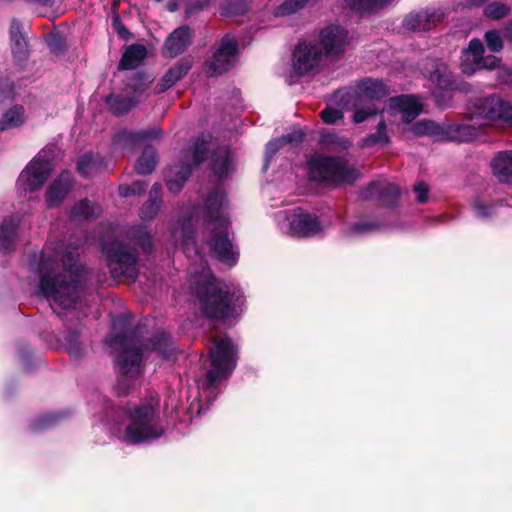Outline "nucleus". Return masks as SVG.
Returning a JSON list of instances; mask_svg holds the SVG:
<instances>
[{
	"mask_svg": "<svg viewBox=\"0 0 512 512\" xmlns=\"http://www.w3.org/2000/svg\"><path fill=\"white\" fill-rule=\"evenodd\" d=\"M320 117L325 124L333 125L343 118V112L337 108L327 106L320 112Z\"/></svg>",
	"mask_w": 512,
	"mask_h": 512,
	"instance_id": "5fc2aeb1",
	"label": "nucleus"
},
{
	"mask_svg": "<svg viewBox=\"0 0 512 512\" xmlns=\"http://www.w3.org/2000/svg\"><path fill=\"white\" fill-rule=\"evenodd\" d=\"M192 292L206 319L226 322L236 319L242 313L240 296L213 274L198 280Z\"/></svg>",
	"mask_w": 512,
	"mask_h": 512,
	"instance_id": "f03ea898",
	"label": "nucleus"
},
{
	"mask_svg": "<svg viewBox=\"0 0 512 512\" xmlns=\"http://www.w3.org/2000/svg\"><path fill=\"white\" fill-rule=\"evenodd\" d=\"M193 166L181 162L170 168L169 175L165 179L167 189L173 193H179L192 173Z\"/></svg>",
	"mask_w": 512,
	"mask_h": 512,
	"instance_id": "cd10ccee",
	"label": "nucleus"
},
{
	"mask_svg": "<svg viewBox=\"0 0 512 512\" xmlns=\"http://www.w3.org/2000/svg\"><path fill=\"white\" fill-rule=\"evenodd\" d=\"M392 0H344V3L353 11L374 12L391 3Z\"/></svg>",
	"mask_w": 512,
	"mask_h": 512,
	"instance_id": "79ce46f5",
	"label": "nucleus"
},
{
	"mask_svg": "<svg viewBox=\"0 0 512 512\" xmlns=\"http://www.w3.org/2000/svg\"><path fill=\"white\" fill-rule=\"evenodd\" d=\"M388 143H390V138L387 135V133H381L378 131L366 136L362 141V145L364 147H372L377 144L384 146L387 145Z\"/></svg>",
	"mask_w": 512,
	"mask_h": 512,
	"instance_id": "6e6d98bb",
	"label": "nucleus"
},
{
	"mask_svg": "<svg viewBox=\"0 0 512 512\" xmlns=\"http://www.w3.org/2000/svg\"><path fill=\"white\" fill-rule=\"evenodd\" d=\"M228 228L217 225L211 232L207 244L211 253L222 263L234 266L237 263L238 253L233 250L232 241L229 239Z\"/></svg>",
	"mask_w": 512,
	"mask_h": 512,
	"instance_id": "4468645a",
	"label": "nucleus"
},
{
	"mask_svg": "<svg viewBox=\"0 0 512 512\" xmlns=\"http://www.w3.org/2000/svg\"><path fill=\"white\" fill-rule=\"evenodd\" d=\"M305 133L301 129L293 130L290 133L281 136L285 145H298L304 141Z\"/></svg>",
	"mask_w": 512,
	"mask_h": 512,
	"instance_id": "0e129e2a",
	"label": "nucleus"
},
{
	"mask_svg": "<svg viewBox=\"0 0 512 512\" xmlns=\"http://www.w3.org/2000/svg\"><path fill=\"white\" fill-rule=\"evenodd\" d=\"M484 41L487 48L493 53L502 51L504 47L503 37L501 36V33L495 29L485 32Z\"/></svg>",
	"mask_w": 512,
	"mask_h": 512,
	"instance_id": "8fccbe9b",
	"label": "nucleus"
},
{
	"mask_svg": "<svg viewBox=\"0 0 512 512\" xmlns=\"http://www.w3.org/2000/svg\"><path fill=\"white\" fill-rule=\"evenodd\" d=\"M109 111L116 117L128 114L137 106L139 100L135 95H123L111 93L104 99Z\"/></svg>",
	"mask_w": 512,
	"mask_h": 512,
	"instance_id": "bb28decb",
	"label": "nucleus"
},
{
	"mask_svg": "<svg viewBox=\"0 0 512 512\" xmlns=\"http://www.w3.org/2000/svg\"><path fill=\"white\" fill-rule=\"evenodd\" d=\"M441 9L427 8L413 11L403 19V27L413 32H424L435 28L444 19Z\"/></svg>",
	"mask_w": 512,
	"mask_h": 512,
	"instance_id": "a211bd4d",
	"label": "nucleus"
},
{
	"mask_svg": "<svg viewBox=\"0 0 512 512\" xmlns=\"http://www.w3.org/2000/svg\"><path fill=\"white\" fill-rule=\"evenodd\" d=\"M109 344L120 349L116 360L122 374L131 375L138 370L142 362L143 351L138 346L135 331H121L111 338Z\"/></svg>",
	"mask_w": 512,
	"mask_h": 512,
	"instance_id": "9d476101",
	"label": "nucleus"
},
{
	"mask_svg": "<svg viewBox=\"0 0 512 512\" xmlns=\"http://www.w3.org/2000/svg\"><path fill=\"white\" fill-rule=\"evenodd\" d=\"M162 186L160 183H154L149 191V198L162 201L161 197Z\"/></svg>",
	"mask_w": 512,
	"mask_h": 512,
	"instance_id": "338daca9",
	"label": "nucleus"
},
{
	"mask_svg": "<svg viewBox=\"0 0 512 512\" xmlns=\"http://www.w3.org/2000/svg\"><path fill=\"white\" fill-rule=\"evenodd\" d=\"M161 136L162 130L159 127L139 131L122 129L114 134L112 145L115 149L131 152L146 140L158 139Z\"/></svg>",
	"mask_w": 512,
	"mask_h": 512,
	"instance_id": "2eb2a0df",
	"label": "nucleus"
},
{
	"mask_svg": "<svg viewBox=\"0 0 512 512\" xmlns=\"http://www.w3.org/2000/svg\"><path fill=\"white\" fill-rule=\"evenodd\" d=\"M129 424L125 429V437L132 444L159 439L164 435V428L157 423L155 407L144 402L130 409Z\"/></svg>",
	"mask_w": 512,
	"mask_h": 512,
	"instance_id": "39448f33",
	"label": "nucleus"
},
{
	"mask_svg": "<svg viewBox=\"0 0 512 512\" xmlns=\"http://www.w3.org/2000/svg\"><path fill=\"white\" fill-rule=\"evenodd\" d=\"M49 45L52 49L61 51L65 47V40L62 36H56L50 41Z\"/></svg>",
	"mask_w": 512,
	"mask_h": 512,
	"instance_id": "774afa93",
	"label": "nucleus"
},
{
	"mask_svg": "<svg viewBox=\"0 0 512 512\" xmlns=\"http://www.w3.org/2000/svg\"><path fill=\"white\" fill-rule=\"evenodd\" d=\"M96 167V158L93 153L88 152L79 157L76 165L77 172L83 177H90Z\"/></svg>",
	"mask_w": 512,
	"mask_h": 512,
	"instance_id": "09e8293b",
	"label": "nucleus"
},
{
	"mask_svg": "<svg viewBox=\"0 0 512 512\" xmlns=\"http://www.w3.org/2000/svg\"><path fill=\"white\" fill-rule=\"evenodd\" d=\"M358 95L369 100H380L388 96L389 91L382 80L365 78L357 86Z\"/></svg>",
	"mask_w": 512,
	"mask_h": 512,
	"instance_id": "7c9ffc66",
	"label": "nucleus"
},
{
	"mask_svg": "<svg viewBox=\"0 0 512 512\" xmlns=\"http://www.w3.org/2000/svg\"><path fill=\"white\" fill-rule=\"evenodd\" d=\"M146 348L156 353L163 360H171L176 357L177 348L173 338L168 332H159L153 335L147 342Z\"/></svg>",
	"mask_w": 512,
	"mask_h": 512,
	"instance_id": "b1692460",
	"label": "nucleus"
},
{
	"mask_svg": "<svg viewBox=\"0 0 512 512\" xmlns=\"http://www.w3.org/2000/svg\"><path fill=\"white\" fill-rule=\"evenodd\" d=\"M321 143L331 147L332 151L340 152L348 150L352 143L345 137H341L335 133H328L322 136Z\"/></svg>",
	"mask_w": 512,
	"mask_h": 512,
	"instance_id": "a18cd8bd",
	"label": "nucleus"
},
{
	"mask_svg": "<svg viewBox=\"0 0 512 512\" xmlns=\"http://www.w3.org/2000/svg\"><path fill=\"white\" fill-rule=\"evenodd\" d=\"M182 234L184 237V239H182V245H183L184 249L185 250L193 249L196 251V240L193 237L194 231L191 227V223L189 220L183 224Z\"/></svg>",
	"mask_w": 512,
	"mask_h": 512,
	"instance_id": "4d7b16f0",
	"label": "nucleus"
},
{
	"mask_svg": "<svg viewBox=\"0 0 512 512\" xmlns=\"http://www.w3.org/2000/svg\"><path fill=\"white\" fill-rule=\"evenodd\" d=\"M413 132L418 136H430L435 141L469 143L479 136V128L468 123L420 120L413 125Z\"/></svg>",
	"mask_w": 512,
	"mask_h": 512,
	"instance_id": "423d86ee",
	"label": "nucleus"
},
{
	"mask_svg": "<svg viewBox=\"0 0 512 512\" xmlns=\"http://www.w3.org/2000/svg\"><path fill=\"white\" fill-rule=\"evenodd\" d=\"M151 76L144 71H137L128 82V87L133 90L134 94L142 93L152 83Z\"/></svg>",
	"mask_w": 512,
	"mask_h": 512,
	"instance_id": "de8ad7c7",
	"label": "nucleus"
},
{
	"mask_svg": "<svg viewBox=\"0 0 512 512\" xmlns=\"http://www.w3.org/2000/svg\"><path fill=\"white\" fill-rule=\"evenodd\" d=\"M510 12V7L500 1L491 2L484 8V15L491 20L503 19L508 16Z\"/></svg>",
	"mask_w": 512,
	"mask_h": 512,
	"instance_id": "49530a36",
	"label": "nucleus"
},
{
	"mask_svg": "<svg viewBox=\"0 0 512 512\" xmlns=\"http://www.w3.org/2000/svg\"><path fill=\"white\" fill-rule=\"evenodd\" d=\"M414 192L419 203H425L428 199L429 187L425 182H420L414 186Z\"/></svg>",
	"mask_w": 512,
	"mask_h": 512,
	"instance_id": "69168bd1",
	"label": "nucleus"
},
{
	"mask_svg": "<svg viewBox=\"0 0 512 512\" xmlns=\"http://www.w3.org/2000/svg\"><path fill=\"white\" fill-rule=\"evenodd\" d=\"M147 57V49L142 44H132L127 47L118 63V70H134Z\"/></svg>",
	"mask_w": 512,
	"mask_h": 512,
	"instance_id": "c756f323",
	"label": "nucleus"
},
{
	"mask_svg": "<svg viewBox=\"0 0 512 512\" xmlns=\"http://www.w3.org/2000/svg\"><path fill=\"white\" fill-rule=\"evenodd\" d=\"M65 347L72 359L80 360L84 357L86 349L81 340V331L79 329H67Z\"/></svg>",
	"mask_w": 512,
	"mask_h": 512,
	"instance_id": "4c0bfd02",
	"label": "nucleus"
},
{
	"mask_svg": "<svg viewBox=\"0 0 512 512\" xmlns=\"http://www.w3.org/2000/svg\"><path fill=\"white\" fill-rule=\"evenodd\" d=\"M147 189V183L142 180H136L131 183V185H127L125 187H120V194L123 197L129 196H140L145 193Z\"/></svg>",
	"mask_w": 512,
	"mask_h": 512,
	"instance_id": "864d4df0",
	"label": "nucleus"
},
{
	"mask_svg": "<svg viewBox=\"0 0 512 512\" xmlns=\"http://www.w3.org/2000/svg\"><path fill=\"white\" fill-rule=\"evenodd\" d=\"M193 66V60L190 56L182 57L173 65L160 79L154 88L155 94H162L180 81Z\"/></svg>",
	"mask_w": 512,
	"mask_h": 512,
	"instance_id": "4be33fe9",
	"label": "nucleus"
},
{
	"mask_svg": "<svg viewBox=\"0 0 512 512\" xmlns=\"http://www.w3.org/2000/svg\"><path fill=\"white\" fill-rule=\"evenodd\" d=\"M73 187V176L70 171L64 170L49 185L45 201L49 208L55 207L63 202Z\"/></svg>",
	"mask_w": 512,
	"mask_h": 512,
	"instance_id": "412c9836",
	"label": "nucleus"
},
{
	"mask_svg": "<svg viewBox=\"0 0 512 512\" xmlns=\"http://www.w3.org/2000/svg\"><path fill=\"white\" fill-rule=\"evenodd\" d=\"M285 146L281 137L270 140L265 146V162L268 166L276 153Z\"/></svg>",
	"mask_w": 512,
	"mask_h": 512,
	"instance_id": "bf43d9fd",
	"label": "nucleus"
},
{
	"mask_svg": "<svg viewBox=\"0 0 512 512\" xmlns=\"http://www.w3.org/2000/svg\"><path fill=\"white\" fill-rule=\"evenodd\" d=\"M470 112L483 120L503 128H512V102L500 94L476 97L469 102Z\"/></svg>",
	"mask_w": 512,
	"mask_h": 512,
	"instance_id": "6e6552de",
	"label": "nucleus"
},
{
	"mask_svg": "<svg viewBox=\"0 0 512 512\" xmlns=\"http://www.w3.org/2000/svg\"><path fill=\"white\" fill-rule=\"evenodd\" d=\"M322 229L321 222L317 216L309 213L299 214L291 222V230L300 237H311Z\"/></svg>",
	"mask_w": 512,
	"mask_h": 512,
	"instance_id": "a878e982",
	"label": "nucleus"
},
{
	"mask_svg": "<svg viewBox=\"0 0 512 512\" xmlns=\"http://www.w3.org/2000/svg\"><path fill=\"white\" fill-rule=\"evenodd\" d=\"M319 42L326 55H340L348 44V31L339 25H328L320 31Z\"/></svg>",
	"mask_w": 512,
	"mask_h": 512,
	"instance_id": "6ab92c4d",
	"label": "nucleus"
},
{
	"mask_svg": "<svg viewBox=\"0 0 512 512\" xmlns=\"http://www.w3.org/2000/svg\"><path fill=\"white\" fill-rule=\"evenodd\" d=\"M56 149V145H48L21 172L18 182L25 192H35L47 182L53 170Z\"/></svg>",
	"mask_w": 512,
	"mask_h": 512,
	"instance_id": "1a4fd4ad",
	"label": "nucleus"
},
{
	"mask_svg": "<svg viewBox=\"0 0 512 512\" xmlns=\"http://www.w3.org/2000/svg\"><path fill=\"white\" fill-rule=\"evenodd\" d=\"M432 67L430 80L435 83V87H457V85L462 84L457 81L455 75L444 62L434 61Z\"/></svg>",
	"mask_w": 512,
	"mask_h": 512,
	"instance_id": "2f4dec72",
	"label": "nucleus"
},
{
	"mask_svg": "<svg viewBox=\"0 0 512 512\" xmlns=\"http://www.w3.org/2000/svg\"><path fill=\"white\" fill-rule=\"evenodd\" d=\"M193 30L188 25H182L174 29L164 42L165 55L176 57L184 53L192 44Z\"/></svg>",
	"mask_w": 512,
	"mask_h": 512,
	"instance_id": "aec40b11",
	"label": "nucleus"
},
{
	"mask_svg": "<svg viewBox=\"0 0 512 512\" xmlns=\"http://www.w3.org/2000/svg\"><path fill=\"white\" fill-rule=\"evenodd\" d=\"M158 162V155L156 149L147 144L143 147L142 154L137 159L135 170L140 175H149L151 174Z\"/></svg>",
	"mask_w": 512,
	"mask_h": 512,
	"instance_id": "f704fd0d",
	"label": "nucleus"
},
{
	"mask_svg": "<svg viewBox=\"0 0 512 512\" xmlns=\"http://www.w3.org/2000/svg\"><path fill=\"white\" fill-rule=\"evenodd\" d=\"M128 237L134 241L144 253L150 254L154 250L151 232L143 225L132 227L128 232Z\"/></svg>",
	"mask_w": 512,
	"mask_h": 512,
	"instance_id": "58836bf2",
	"label": "nucleus"
},
{
	"mask_svg": "<svg viewBox=\"0 0 512 512\" xmlns=\"http://www.w3.org/2000/svg\"><path fill=\"white\" fill-rule=\"evenodd\" d=\"M211 169L219 178H225L232 170L231 151L227 146L215 149L211 156Z\"/></svg>",
	"mask_w": 512,
	"mask_h": 512,
	"instance_id": "c85d7f7f",
	"label": "nucleus"
},
{
	"mask_svg": "<svg viewBox=\"0 0 512 512\" xmlns=\"http://www.w3.org/2000/svg\"><path fill=\"white\" fill-rule=\"evenodd\" d=\"M381 227L382 224L377 221H360L352 224L349 231L352 234H365L379 230Z\"/></svg>",
	"mask_w": 512,
	"mask_h": 512,
	"instance_id": "603ef678",
	"label": "nucleus"
},
{
	"mask_svg": "<svg viewBox=\"0 0 512 512\" xmlns=\"http://www.w3.org/2000/svg\"><path fill=\"white\" fill-rule=\"evenodd\" d=\"M378 109L375 107L359 108L356 109L353 115V121L355 123H362L368 118L378 114Z\"/></svg>",
	"mask_w": 512,
	"mask_h": 512,
	"instance_id": "e2e57ef3",
	"label": "nucleus"
},
{
	"mask_svg": "<svg viewBox=\"0 0 512 512\" xmlns=\"http://www.w3.org/2000/svg\"><path fill=\"white\" fill-rule=\"evenodd\" d=\"M396 105L402 113L404 122H411L422 111L421 103L412 95H401L395 98Z\"/></svg>",
	"mask_w": 512,
	"mask_h": 512,
	"instance_id": "72a5a7b5",
	"label": "nucleus"
},
{
	"mask_svg": "<svg viewBox=\"0 0 512 512\" xmlns=\"http://www.w3.org/2000/svg\"><path fill=\"white\" fill-rule=\"evenodd\" d=\"M210 4L209 0H196V1H190L186 3L185 10H184V16L185 18H190L193 15H196L203 11L206 7H208Z\"/></svg>",
	"mask_w": 512,
	"mask_h": 512,
	"instance_id": "052dcab7",
	"label": "nucleus"
},
{
	"mask_svg": "<svg viewBox=\"0 0 512 512\" xmlns=\"http://www.w3.org/2000/svg\"><path fill=\"white\" fill-rule=\"evenodd\" d=\"M18 226L12 220H5L0 226V250L8 251L13 247V242Z\"/></svg>",
	"mask_w": 512,
	"mask_h": 512,
	"instance_id": "37998d69",
	"label": "nucleus"
},
{
	"mask_svg": "<svg viewBox=\"0 0 512 512\" xmlns=\"http://www.w3.org/2000/svg\"><path fill=\"white\" fill-rule=\"evenodd\" d=\"M485 47L478 38L469 41L468 47L462 51L460 69L467 76L474 75L478 70H495L499 67L501 59L489 54L484 55Z\"/></svg>",
	"mask_w": 512,
	"mask_h": 512,
	"instance_id": "9b49d317",
	"label": "nucleus"
},
{
	"mask_svg": "<svg viewBox=\"0 0 512 512\" xmlns=\"http://www.w3.org/2000/svg\"><path fill=\"white\" fill-rule=\"evenodd\" d=\"M212 346L208 353L210 369L205 376V385L211 390L228 379L237 366L238 348L228 336H213Z\"/></svg>",
	"mask_w": 512,
	"mask_h": 512,
	"instance_id": "7ed1b4c3",
	"label": "nucleus"
},
{
	"mask_svg": "<svg viewBox=\"0 0 512 512\" xmlns=\"http://www.w3.org/2000/svg\"><path fill=\"white\" fill-rule=\"evenodd\" d=\"M223 203L224 195L220 191L209 192L205 199V216L208 223L225 228L230 226V219L222 213Z\"/></svg>",
	"mask_w": 512,
	"mask_h": 512,
	"instance_id": "5701e85b",
	"label": "nucleus"
},
{
	"mask_svg": "<svg viewBox=\"0 0 512 512\" xmlns=\"http://www.w3.org/2000/svg\"><path fill=\"white\" fill-rule=\"evenodd\" d=\"M161 204L162 201L148 198L140 208L139 217L145 221L153 220L157 216Z\"/></svg>",
	"mask_w": 512,
	"mask_h": 512,
	"instance_id": "3c124183",
	"label": "nucleus"
},
{
	"mask_svg": "<svg viewBox=\"0 0 512 512\" xmlns=\"http://www.w3.org/2000/svg\"><path fill=\"white\" fill-rule=\"evenodd\" d=\"M239 53V44L236 38L226 34L217 43L212 59L208 66L212 75H222L228 72Z\"/></svg>",
	"mask_w": 512,
	"mask_h": 512,
	"instance_id": "f8f14e48",
	"label": "nucleus"
},
{
	"mask_svg": "<svg viewBox=\"0 0 512 512\" xmlns=\"http://www.w3.org/2000/svg\"><path fill=\"white\" fill-rule=\"evenodd\" d=\"M61 260L65 271L70 274V280L62 273L49 270L47 261L42 258L39 264V289L46 298H52L61 308L69 309L74 307L79 299L83 266L71 250H66Z\"/></svg>",
	"mask_w": 512,
	"mask_h": 512,
	"instance_id": "f257e3e1",
	"label": "nucleus"
},
{
	"mask_svg": "<svg viewBox=\"0 0 512 512\" xmlns=\"http://www.w3.org/2000/svg\"><path fill=\"white\" fill-rule=\"evenodd\" d=\"M493 175L502 184L512 185V151H500L491 161Z\"/></svg>",
	"mask_w": 512,
	"mask_h": 512,
	"instance_id": "393cba45",
	"label": "nucleus"
},
{
	"mask_svg": "<svg viewBox=\"0 0 512 512\" xmlns=\"http://www.w3.org/2000/svg\"><path fill=\"white\" fill-rule=\"evenodd\" d=\"M24 112L22 105H14L6 110L0 119V131L21 127L25 122Z\"/></svg>",
	"mask_w": 512,
	"mask_h": 512,
	"instance_id": "e433bc0d",
	"label": "nucleus"
},
{
	"mask_svg": "<svg viewBox=\"0 0 512 512\" xmlns=\"http://www.w3.org/2000/svg\"><path fill=\"white\" fill-rule=\"evenodd\" d=\"M249 10L248 0H223L219 5V12L224 17L241 16Z\"/></svg>",
	"mask_w": 512,
	"mask_h": 512,
	"instance_id": "ea45409f",
	"label": "nucleus"
},
{
	"mask_svg": "<svg viewBox=\"0 0 512 512\" xmlns=\"http://www.w3.org/2000/svg\"><path fill=\"white\" fill-rule=\"evenodd\" d=\"M63 417V413H44L31 423L30 428L33 432L43 431L55 426Z\"/></svg>",
	"mask_w": 512,
	"mask_h": 512,
	"instance_id": "c03bdc74",
	"label": "nucleus"
},
{
	"mask_svg": "<svg viewBox=\"0 0 512 512\" xmlns=\"http://www.w3.org/2000/svg\"><path fill=\"white\" fill-rule=\"evenodd\" d=\"M101 248L112 278L136 280L139 274L138 256L133 248L117 239L102 242Z\"/></svg>",
	"mask_w": 512,
	"mask_h": 512,
	"instance_id": "0eeeda50",
	"label": "nucleus"
},
{
	"mask_svg": "<svg viewBox=\"0 0 512 512\" xmlns=\"http://www.w3.org/2000/svg\"><path fill=\"white\" fill-rule=\"evenodd\" d=\"M309 0H285L279 10L282 15H290L302 9Z\"/></svg>",
	"mask_w": 512,
	"mask_h": 512,
	"instance_id": "13d9d810",
	"label": "nucleus"
},
{
	"mask_svg": "<svg viewBox=\"0 0 512 512\" xmlns=\"http://www.w3.org/2000/svg\"><path fill=\"white\" fill-rule=\"evenodd\" d=\"M470 89L471 85L468 83L457 85V87H434L431 96L435 105L444 110L453 106L454 91H470Z\"/></svg>",
	"mask_w": 512,
	"mask_h": 512,
	"instance_id": "473e14b6",
	"label": "nucleus"
},
{
	"mask_svg": "<svg viewBox=\"0 0 512 512\" xmlns=\"http://www.w3.org/2000/svg\"><path fill=\"white\" fill-rule=\"evenodd\" d=\"M323 51L317 44L299 42L293 53V68L297 75L303 76L313 70L320 62Z\"/></svg>",
	"mask_w": 512,
	"mask_h": 512,
	"instance_id": "dca6fc26",
	"label": "nucleus"
},
{
	"mask_svg": "<svg viewBox=\"0 0 512 512\" xmlns=\"http://www.w3.org/2000/svg\"><path fill=\"white\" fill-rule=\"evenodd\" d=\"M310 178L333 184H353L358 179L357 170L340 156L314 154L307 162Z\"/></svg>",
	"mask_w": 512,
	"mask_h": 512,
	"instance_id": "20e7f679",
	"label": "nucleus"
},
{
	"mask_svg": "<svg viewBox=\"0 0 512 512\" xmlns=\"http://www.w3.org/2000/svg\"><path fill=\"white\" fill-rule=\"evenodd\" d=\"M209 144L210 137L204 133L200 134L196 138L192 151L193 167H197L207 160L209 154Z\"/></svg>",
	"mask_w": 512,
	"mask_h": 512,
	"instance_id": "a19ab883",
	"label": "nucleus"
},
{
	"mask_svg": "<svg viewBox=\"0 0 512 512\" xmlns=\"http://www.w3.org/2000/svg\"><path fill=\"white\" fill-rule=\"evenodd\" d=\"M112 27L122 40L128 41V40L132 39L133 34L124 25V23L119 15H115L112 17Z\"/></svg>",
	"mask_w": 512,
	"mask_h": 512,
	"instance_id": "680f3d73",
	"label": "nucleus"
},
{
	"mask_svg": "<svg viewBox=\"0 0 512 512\" xmlns=\"http://www.w3.org/2000/svg\"><path fill=\"white\" fill-rule=\"evenodd\" d=\"M101 207L87 198L81 199L71 209V218L90 220L101 214Z\"/></svg>",
	"mask_w": 512,
	"mask_h": 512,
	"instance_id": "c9c22d12",
	"label": "nucleus"
},
{
	"mask_svg": "<svg viewBox=\"0 0 512 512\" xmlns=\"http://www.w3.org/2000/svg\"><path fill=\"white\" fill-rule=\"evenodd\" d=\"M400 197L398 185L384 180H374L359 191V198L364 201L375 200L380 206L395 208Z\"/></svg>",
	"mask_w": 512,
	"mask_h": 512,
	"instance_id": "ddd939ff",
	"label": "nucleus"
},
{
	"mask_svg": "<svg viewBox=\"0 0 512 512\" xmlns=\"http://www.w3.org/2000/svg\"><path fill=\"white\" fill-rule=\"evenodd\" d=\"M23 30L21 21L13 18L9 27L10 49L14 63L21 69L26 66L30 57L28 39Z\"/></svg>",
	"mask_w": 512,
	"mask_h": 512,
	"instance_id": "f3484780",
	"label": "nucleus"
}]
</instances>
